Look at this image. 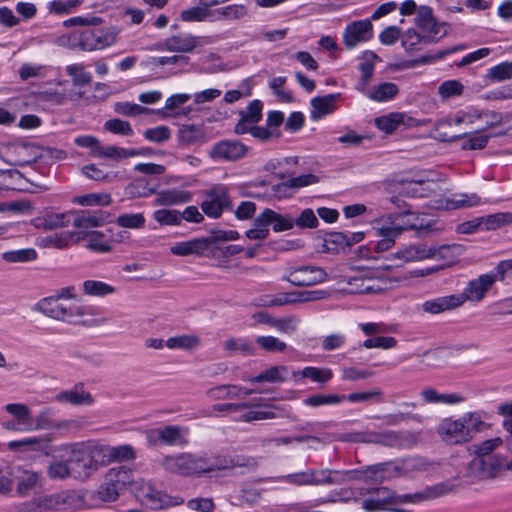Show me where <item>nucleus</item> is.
Returning <instances> with one entry per match:
<instances>
[{"mask_svg": "<svg viewBox=\"0 0 512 512\" xmlns=\"http://www.w3.org/2000/svg\"><path fill=\"white\" fill-rule=\"evenodd\" d=\"M454 485L449 482H440L426 486L423 490L410 494H397L387 487H380L375 490V496L364 499L362 508L367 512L387 510L391 512H407L397 507L398 504H418L423 501L436 499L454 491Z\"/></svg>", "mask_w": 512, "mask_h": 512, "instance_id": "obj_1", "label": "nucleus"}, {"mask_svg": "<svg viewBox=\"0 0 512 512\" xmlns=\"http://www.w3.org/2000/svg\"><path fill=\"white\" fill-rule=\"evenodd\" d=\"M59 451L62 458H67L75 480L84 481L103 467L99 443L94 441L63 444Z\"/></svg>", "mask_w": 512, "mask_h": 512, "instance_id": "obj_2", "label": "nucleus"}, {"mask_svg": "<svg viewBox=\"0 0 512 512\" xmlns=\"http://www.w3.org/2000/svg\"><path fill=\"white\" fill-rule=\"evenodd\" d=\"M485 423L476 413H465L459 419L445 418L438 428L437 433L445 443L456 445L468 442L473 434L481 430Z\"/></svg>", "mask_w": 512, "mask_h": 512, "instance_id": "obj_3", "label": "nucleus"}, {"mask_svg": "<svg viewBox=\"0 0 512 512\" xmlns=\"http://www.w3.org/2000/svg\"><path fill=\"white\" fill-rule=\"evenodd\" d=\"M132 482L131 469L125 466L113 467L105 474L104 482L97 490V496L103 502H114Z\"/></svg>", "mask_w": 512, "mask_h": 512, "instance_id": "obj_4", "label": "nucleus"}, {"mask_svg": "<svg viewBox=\"0 0 512 512\" xmlns=\"http://www.w3.org/2000/svg\"><path fill=\"white\" fill-rule=\"evenodd\" d=\"M398 217L397 214H389L384 223L382 219L373 222V229L375 235L380 237V240L375 244L374 250L377 253L389 250L394 246L396 238H398L403 231L409 229H416L415 224L399 225L395 224L394 220Z\"/></svg>", "mask_w": 512, "mask_h": 512, "instance_id": "obj_5", "label": "nucleus"}, {"mask_svg": "<svg viewBox=\"0 0 512 512\" xmlns=\"http://www.w3.org/2000/svg\"><path fill=\"white\" fill-rule=\"evenodd\" d=\"M14 149V151L18 154H22L23 152H28L32 155L31 159L27 160H8L0 155V158L5 163L12 166H24L29 165L31 163L36 162L38 159H51V160H64L67 157V152L63 149H58L54 147H42L37 146L35 144L22 143L18 146H8V150Z\"/></svg>", "mask_w": 512, "mask_h": 512, "instance_id": "obj_6", "label": "nucleus"}, {"mask_svg": "<svg viewBox=\"0 0 512 512\" xmlns=\"http://www.w3.org/2000/svg\"><path fill=\"white\" fill-rule=\"evenodd\" d=\"M342 441L379 444L390 448L403 446L405 437L398 431H371L347 433L340 437Z\"/></svg>", "mask_w": 512, "mask_h": 512, "instance_id": "obj_7", "label": "nucleus"}, {"mask_svg": "<svg viewBox=\"0 0 512 512\" xmlns=\"http://www.w3.org/2000/svg\"><path fill=\"white\" fill-rule=\"evenodd\" d=\"M415 25L424 35V44L437 43L447 35L445 22H438L429 6H421L415 18Z\"/></svg>", "mask_w": 512, "mask_h": 512, "instance_id": "obj_8", "label": "nucleus"}, {"mask_svg": "<svg viewBox=\"0 0 512 512\" xmlns=\"http://www.w3.org/2000/svg\"><path fill=\"white\" fill-rule=\"evenodd\" d=\"M162 466L167 472L183 476H200L203 474L201 456L190 453L165 456L162 460Z\"/></svg>", "mask_w": 512, "mask_h": 512, "instance_id": "obj_9", "label": "nucleus"}, {"mask_svg": "<svg viewBox=\"0 0 512 512\" xmlns=\"http://www.w3.org/2000/svg\"><path fill=\"white\" fill-rule=\"evenodd\" d=\"M327 273L324 269L315 266L291 267L287 270V275L282 277L296 287H309L325 281Z\"/></svg>", "mask_w": 512, "mask_h": 512, "instance_id": "obj_10", "label": "nucleus"}, {"mask_svg": "<svg viewBox=\"0 0 512 512\" xmlns=\"http://www.w3.org/2000/svg\"><path fill=\"white\" fill-rule=\"evenodd\" d=\"M201 209L206 216L211 218L220 217L225 209L232 210L227 188L218 185L207 191L205 199L201 203Z\"/></svg>", "mask_w": 512, "mask_h": 512, "instance_id": "obj_11", "label": "nucleus"}, {"mask_svg": "<svg viewBox=\"0 0 512 512\" xmlns=\"http://www.w3.org/2000/svg\"><path fill=\"white\" fill-rule=\"evenodd\" d=\"M38 310L44 315L69 323H76L75 316L83 315L79 308L67 307L60 303V299L55 296L42 299L37 304Z\"/></svg>", "mask_w": 512, "mask_h": 512, "instance_id": "obj_12", "label": "nucleus"}, {"mask_svg": "<svg viewBox=\"0 0 512 512\" xmlns=\"http://www.w3.org/2000/svg\"><path fill=\"white\" fill-rule=\"evenodd\" d=\"M248 147L238 140H221L208 151L213 161H238L246 156Z\"/></svg>", "mask_w": 512, "mask_h": 512, "instance_id": "obj_13", "label": "nucleus"}, {"mask_svg": "<svg viewBox=\"0 0 512 512\" xmlns=\"http://www.w3.org/2000/svg\"><path fill=\"white\" fill-rule=\"evenodd\" d=\"M373 36V26L369 19L357 20L348 24L343 32V43L351 49L361 42L370 40Z\"/></svg>", "mask_w": 512, "mask_h": 512, "instance_id": "obj_14", "label": "nucleus"}, {"mask_svg": "<svg viewBox=\"0 0 512 512\" xmlns=\"http://www.w3.org/2000/svg\"><path fill=\"white\" fill-rule=\"evenodd\" d=\"M503 463L497 457L475 456L468 465V473L476 479L495 477Z\"/></svg>", "mask_w": 512, "mask_h": 512, "instance_id": "obj_15", "label": "nucleus"}, {"mask_svg": "<svg viewBox=\"0 0 512 512\" xmlns=\"http://www.w3.org/2000/svg\"><path fill=\"white\" fill-rule=\"evenodd\" d=\"M109 213L102 210L73 211V226L79 231H92V228L103 226L109 221Z\"/></svg>", "mask_w": 512, "mask_h": 512, "instance_id": "obj_16", "label": "nucleus"}, {"mask_svg": "<svg viewBox=\"0 0 512 512\" xmlns=\"http://www.w3.org/2000/svg\"><path fill=\"white\" fill-rule=\"evenodd\" d=\"M496 278L494 275L483 274L477 279L471 280L461 294H455L461 301V305L467 300L480 301L491 288Z\"/></svg>", "mask_w": 512, "mask_h": 512, "instance_id": "obj_17", "label": "nucleus"}, {"mask_svg": "<svg viewBox=\"0 0 512 512\" xmlns=\"http://www.w3.org/2000/svg\"><path fill=\"white\" fill-rule=\"evenodd\" d=\"M177 139L182 146L203 145L210 138L204 124H183L177 132Z\"/></svg>", "mask_w": 512, "mask_h": 512, "instance_id": "obj_18", "label": "nucleus"}, {"mask_svg": "<svg viewBox=\"0 0 512 512\" xmlns=\"http://www.w3.org/2000/svg\"><path fill=\"white\" fill-rule=\"evenodd\" d=\"M99 450L103 466H107L113 462L129 461L136 458L135 450L128 444L119 446L99 444Z\"/></svg>", "mask_w": 512, "mask_h": 512, "instance_id": "obj_19", "label": "nucleus"}, {"mask_svg": "<svg viewBox=\"0 0 512 512\" xmlns=\"http://www.w3.org/2000/svg\"><path fill=\"white\" fill-rule=\"evenodd\" d=\"M200 46L199 38L192 34H177L165 39L162 46L158 49H164L170 52L190 53Z\"/></svg>", "mask_w": 512, "mask_h": 512, "instance_id": "obj_20", "label": "nucleus"}, {"mask_svg": "<svg viewBox=\"0 0 512 512\" xmlns=\"http://www.w3.org/2000/svg\"><path fill=\"white\" fill-rule=\"evenodd\" d=\"M461 301L455 294L440 296L425 300L420 309L427 314L436 315L454 310L461 306Z\"/></svg>", "mask_w": 512, "mask_h": 512, "instance_id": "obj_21", "label": "nucleus"}, {"mask_svg": "<svg viewBox=\"0 0 512 512\" xmlns=\"http://www.w3.org/2000/svg\"><path fill=\"white\" fill-rule=\"evenodd\" d=\"M59 403H69L75 406L92 405L94 398L90 392L85 391L83 383H77L72 389L61 391L55 395Z\"/></svg>", "mask_w": 512, "mask_h": 512, "instance_id": "obj_22", "label": "nucleus"}, {"mask_svg": "<svg viewBox=\"0 0 512 512\" xmlns=\"http://www.w3.org/2000/svg\"><path fill=\"white\" fill-rule=\"evenodd\" d=\"M86 240V248L96 253H107L112 247L107 235L100 231H76L75 243Z\"/></svg>", "mask_w": 512, "mask_h": 512, "instance_id": "obj_23", "label": "nucleus"}, {"mask_svg": "<svg viewBox=\"0 0 512 512\" xmlns=\"http://www.w3.org/2000/svg\"><path fill=\"white\" fill-rule=\"evenodd\" d=\"M265 406L273 408L275 411H272V410L248 411L239 417V421L250 423V422H254V421L274 419V418H288V419H291L292 421L297 420V417L292 415V413L290 412L289 409H286V408L280 407V406H276V405H265Z\"/></svg>", "mask_w": 512, "mask_h": 512, "instance_id": "obj_24", "label": "nucleus"}, {"mask_svg": "<svg viewBox=\"0 0 512 512\" xmlns=\"http://www.w3.org/2000/svg\"><path fill=\"white\" fill-rule=\"evenodd\" d=\"M340 98V93L316 96L311 99L312 106L311 119L318 120L332 113L336 109V101Z\"/></svg>", "mask_w": 512, "mask_h": 512, "instance_id": "obj_25", "label": "nucleus"}, {"mask_svg": "<svg viewBox=\"0 0 512 512\" xmlns=\"http://www.w3.org/2000/svg\"><path fill=\"white\" fill-rule=\"evenodd\" d=\"M155 206H173L187 203L191 200V193L179 189H167L156 192Z\"/></svg>", "mask_w": 512, "mask_h": 512, "instance_id": "obj_26", "label": "nucleus"}, {"mask_svg": "<svg viewBox=\"0 0 512 512\" xmlns=\"http://www.w3.org/2000/svg\"><path fill=\"white\" fill-rule=\"evenodd\" d=\"M288 368L284 365L271 366L270 368L262 371L257 376L250 377V383H283L287 380Z\"/></svg>", "mask_w": 512, "mask_h": 512, "instance_id": "obj_27", "label": "nucleus"}, {"mask_svg": "<svg viewBox=\"0 0 512 512\" xmlns=\"http://www.w3.org/2000/svg\"><path fill=\"white\" fill-rule=\"evenodd\" d=\"M170 251L173 255L177 256H201L204 254L206 249L201 238H194L188 241L176 243L170 248Z\"/></svg>", "mask_w": 512, "mask_h": 512, "instance_id": "obj_28", "label": "nucleus"}, {"mask_svg": "<svg viewBox=\"0 0 512 512\" xmlns=\"http://www.w3.org/2000/svg\"><path fill=\"white\" fill-rule=\"evenodd\" d=\"M92 30L97 50H102L113 45L121 31L120 28L116 26L98 28L94 27Z\"/></svg>", "mask_w": 512, "mask_h": 512, "instance_id": "obj_29", "label": "nucleus"}, {"mask_svg": "<svg viewBox=\"0 0 512 512\" xmlns=\"http://www.w3.org/2000/svg\"><path fill=\"white\" fill-rule=\"evenodd\" d=\"M431 463L424 457L411 456L401 460L399 464L394 465V471L399 474H408L412 472L426 471Z\"/></svg>", "mask_w": 512, "mask_h": 512, "instance_id": "obj_30", "label": "nucleus"}, {"mask_svg": "<svg viewBox=\"0 0 512 512\" xmlns=\"http://www.w3.org/2000/svg\"><path fill=\"white\" fill-rule=\"evenodd\" d=\"M71 217H73V211L64 213H46L40 218L39 227L45 230H54L69 225Z\"/></svg>", "mask_w": 512, "mask_h": 512, "instance_id": "obj_31", "label": "nucleus"}, {"mask_svg": "<svg viewBox=\"0 0 512 512\" xmlns=\"http://www.w3.org/2000/svg\"><path fill=\"white\" fill-rule=\"evenodd\" d=\"M421 398L430 404L445 403L456 404L463 401V398L456 393L444 394L439 393L433 388H425L420 392Z\"/></svg>", "mask_w": 512, "mask_h": 512, "instance_id": "obj_32", "label": "nucleus"}, {"mask_svg": "<svg viewBox=\"0 0 512 512\" xmlns=\"http://www.w3.org/2000/svg\"><path fill=\"white\" fill-rule=\"evenodd\" d=\"M66 504V499L60 494H49L34 500V511H57Z\"/></svg>", "mask_w": 512, "mask_h": 512, "instance_id": "obj_33", "label": "nucleus"}, {"mask_svg": "<svg viewBox=\"0 0 512 512\" xmlns=\"http://www.w3.org/2000/svg\"><path fill=\"white\" fill-rule=\"evenodd\" d=\"M399 92L395 83L383 82L367 92V97L373 101L384 102L394 98Z\"/></svg>", "mask_w": 512, "mask_h": 512, "instance_id": "obj_34", "label": "nucleus"}, {"mask_svg": "<svg viewBox=\"0 0 512 512\" xmlns=\"http://www.w3.org/2000/svg\"><path fill=\"white\" fill-rule=\"evenodd\" d=\"M314 469H307L287 475L271 478L272 481H282L294 486H313Z\"/></svg>", "mask_w": 512, "mask_h": 512, "instance_id": "obj_35", "label": "nucleus"}, {"mask_svg": "<svg viewBox=\"0 0 512 512\" xmlns=\"http://www.w3.org/2000/svg\"><path fill=\"white\" fill-rule=\"evenodd\" d=\"M405 115L400 112H391L388 115L380 116L375 119L376 127L386 134L393 133L400 124L404 123Z\"/></svg>", "mask_w": 512, "mask_h": 512, "instance_id": "obj_36", "label": "nucleus"}, {"mask_svg": "<svg viewBox=\"0 0 512 512\" xmlns=\"http://www.w3.org/2000/svg\"><path fill=\"white\" fill-rule=\"evenodd\" d=\"M242 387L239 385H219L206 391V395L212 400L232 399L240 397Z\"/></svg>", "mask_w": 512, "mask_h": 512, "instance_id": "obj_37", "label": "nucleus"}, {"mask_svg": "<svg viewBox=\"0 0 512 512\" xmlns=\"http://www.w3.org/2000/svg\"><path fill=\"white\" fill-rule=\"evenodd\" d=\"M483 230H497L512 223L511 212H498L482 216Z\"/></svg>", "mask_w": 512, "mask_h": 512, "instance_id": "obj_38", "label": "nucleus"}, {"mask_svg": "<svg viewBox=\"0 0 512 512\" xmlns=\"http://www.w3.org/2000/svg\"><path fill=\"white\" fill-rule=\"evenodd\" d=\"M47 475L51 480H66L70 477L73 478V473L67 458L64 460L52 461L47 466Z\"/></svg>", "mask_w": 512, "mask_h": 512, "instance_id": "obj_39", "label": "nucleus"}, {"mask_svg": "<svg viewBox=\"0 0 512 512\" xmlns=\"http://www.w3.org/2000/svg\"><path fill=\"white\" fill-rule=\"evenodd\" d=\"M37 256L34 248H23L4 252L2 259L7 263H27L36 260Z\"/></svg>", "mask_w": 512, "mask_h": 512, "instance_id": "obj_40", "label": "nucleus"}, {"mask_svg": "<svg viewBox=\"0 0 512 512\" xmlns=\"http://www.w3.org/2000/svg\"><path fill=\"white\" fill-rule=\"evenodd\" d=\"M127 194L133 198L148 197L156 193V189L150 186V181L145 177L133 180L126 188Z\"/></svg>", "mask_w": 512, "mask_h": 512, "instance_id": "obj_41", "label": "nucleus"}, {"mask_svg": "<svg viewBox=\"0 0 512 512\" xmlns=\"http://www.w3.org/2000/svg\"><path fill=\"white\" fill-rule=\"evenodd\" d=\"M434 249L425 243L412 244L405 247V256L408 262L421 261L433 258Z\"/></svg>", "mask_w": 512, "mask_h": 512, "instance_id": "obj_42", "label": "nucleus"}, {"mask_svg": "<svg viewBox=\"0 0 512 512\" xmlns=\"http://www.w3.org/2000/svg\"><path fill=\"white\" fill-rule=\"evenodd\" d=\"M72 201L81 206H108L112 199L108 193H89L76 196Z\"/></svg>", "mask_w": 512, "mask_h": 512, "instance_id": "obj_43", "label": "nucleus"}, {"mask_svg": "<svg viewBox=\"0 0 512 512\" xmlns=\"http://www.w3.org/2000/svg\"><path fill=\"white\" fill-rule=\"evenodd\" d=\"M301 377L309 378L313 382L324 385L332 379L333 372L330 368L308 366L301 370Z\"/></svg>", "mask_w": 512, "mask_h": 512, "instance_id": "obj_44", "label": "nucleus"}, {"mask_svg": "<svg viewBox=\"0 0 512 512\" xmlns=\"http://www.w3.org/2000/svg\"><path fill=\"white\" fill-rule=\"evenodd\" d=\"M390 463L383 462L363 467L364 482H383L385 473L389 470Z\"/></svg>", "mask_w": 512, "mask_h": 512, "instance_id": "obj_45", "label": "nucleus"}, {"mask_svg": "<svg viewBox=\"0 0 512 512\" xmlns=\"http://www.w3.org/2000/svg\"><path fill=\"white\" fill-rule=\"evenodd\" d=\"M66 73L71 77L74 86H85L91 83L92 76L85 71L82 64H71L66 67Z\"/></svg>", "mask_w": 512, "mask_h": 512, "instance_id": "obj_46", "label": "nucleus"}, {"mask_svg": "<svg viewBox=\"0 0 512 512\" xmlns=\"http://www.w3.org/2000/svg\"><path fill=\"white\" fill-rule=\"evenodd\" d=\"M76 231L56 233L54 235L46 236L42 239L44 246L51 245L58 249H63L69 246L70 243H75Z\"/></svg>", "mask_w": 512, "mask_h": 512, "instance_id": "obj_47", "label": "nucleus"}, {"mask_svg": "<svg viewBox=\"0 0 512 512\" xmlns=\"http://www.w3.org/2000/svg\"><path fill=\"white\" fill-rule=\"evenodd\" d=\"M203 474L229 469V457L222 455L201 456Z\"/></svg>", "mask_w": 512, "mask_h": 512, "instance_id": "obj_48", "label": "nucleus"}, {"mask_svg": "<svg viewBox=\"0 0 512 512\" xmlns=\"http://www.w3.org/2000/svg\"><path fill=\"white\" fill-rule=\"evenodd\" d=\"M223 347L230 353L240 352L245 356L254 354V347L251 342L241 338H229L224 341Z\"/></svg>", "mask_w": 512, "mask_h": 512, "instance_id": "obj_49", "label": "nucleus"}, {"mask_svg": "<svg viewBox=\"0 0 512 512\" xmlns=\"http://www.w3.org/2000/svg\"><path fill=\"white\" fill-rule=\"evenodd\" d=\"M213 14L215 19L236 20L247 14V8L241 4H233L216 9Z\"/></svg>", "mask_w": 512, "mask_h": 512, "instance_id": "obj_50", "label": "nucleus"}, {"mask_svg": "<svg viewBox=\"0 0 512 512\" xmlns=\"http://www.w3.org/2000/svg\"><path fill=\"white\" fill-rule=\"evenodd\" d=\"M157 438L164 444L173 446L180 443L182 439L181 428L178 426L167 425L164 428L157 429Z\"/></svg>", "mask_w": 512, "mask_h": 512, "instance_id": "obj_51", "label": "nucleus"}, {"mask_svg": "<svg viewBox=\"0 0 512 512\" xmlns=\"http://www.w3.org/2000/svg\"><path fill=\"white\" fill-rule=\"evenodd\" d=\"M345 400V395H324V394H315L309 396L303 400V403L307 406L318 407L322 405H334L339 404Z\"/></svg>", "mask_w": 512, "mask_h": 512, "instance_id": "obj_52", "label": "nucleus"}, {"mask_svg": "<svg viewBox=\"0 0 512 512\" xmlns=\"http://www.w3.org/2000/svg\"><path fill=\"white\" fill-rule=\"evenodd\" d=\"M293 303H295V300H293V294L283 293L279 297L263 295L256 300L254 305L257 307H275Z\"/></svg>", "mask_w": 512, "mask_h": 512, "instance_id": "obj_53", "label": "nucleus"}, {"mask_svg": "<svg viewBox=\"0 0 512 512\" xmlns=\"http://www.w3.org/2000/svg\"><path fill=\"white\" fill-rule=\"evenodd\" d=\"M85 294L91 296H106L114 293L115 288L102 281L86 280L83 283Z\"/></svg>", "mask_w": 512, "mask_h": 512, "instance_id": "obj_54", "label": "nucleus"}, {"mask_svg": "<svg viewBox=\"0 0 512 512\" xmlns=\"http://www.w3.org/2000/svg\"><path fill=\"white\" fill-rule=\"evenodd\" d=\"M256 344L266 352H283L287 348V344L274 336H258L255 340Z\"/></svg>", "mask_w": 512, "mask_h": 512, "instance_id": "obj_55", "label": "nucleus"}, {"mask_svg": "<svg viewBox=\"0 0 512 512\" xmlns=\"http://www.w3.org/2000/svg\"><path fill=\"white\" fill-rule=\"evenodd\" d=\"M209 8V6L202 4V6H194L183 10L180 15L181 20L184 22L204 21L211 14V10Z\"/></svg>", "mask_w": 512, "mask_h": 512, "instance_id": "obj_56", "label": "nucleus"}, {"mask_svg": "<svg viewBox=\"0 0 512 512\" xmlns=\"http://www.w3.org/2000/svg\"><path fill=\"white\" fill-rule=\"evenodd\" d=\"M199 344V339L191 335H178L170 337L165 341L169 349H190Z\"/></svg>", "mask_w": 512, "mask_h": 512, "instance_id": "obj_57", "label": "nucleus"}, {"mask_svg": "<svg viewBox=\"0 0 512 512\" xmlns=\"http://www.w3.org/2000/svg\"><path fill=\"white\" fill-rule=\"evenodd\" d=\"M479 203L480 197L477 194H459L447 200V208L459 209L463 207H473Z\"/></svg>", "mask_w": 512, "mask_h": 512, "instance_id": "obj_58", "label": "nucleus"}, {"mask_svg": "<svg viewBox=\"0 0 512 512\" xmlns=\"http://www.w3.org/2000/svg\"><path fill=\"white\" fill-rule=\"evenodd\" d=\"M452 126V121L450 120H442L439 121L435 126L436 138L442 142H454L456 140L465 138L467 133L463 134H453L448 131V129Z\"/></svg>", "mask_w": 512, "mask_h": 512, "instance_id": "obj_59", "label": "nucleus"}, {"mask_svg": "<svg viewBox=\"0 0 512 512\" xmlns=\"http://www.w3.org/2000/svg\"><path fill=\"white\" fill-rule=\"evenodd\" d=\"M118 226L130 229H139L145 225V217L142 213H125L117 217Z\"/></svg>", "mask_w": 512, "mask_h": 512, "instance_id": "obj_60", "label": "nucleus"}, {"mask_svg": "<svg viewBox=\"0 0 512 512\" xmlns=\"http://www.w3.org/2000/svg\"><path fill=\"white\" fill-rule=\"evenodd\" d=\"M487 77L492 81H505L512 79V61L501 62L489 69Z\"/></svg>", "mask_w": 512, "mask_h": 512, "instance_id": "obj_61", "label": "nucleus"}, {"mask_svg": "<svg viewBox=\"0 0 512 512\" xmlns=\"http://www.w3.org/2000/svg\"><path fill=\"white\" fill-rule=\"evenodd\" d=\"M153 218L160 225H180V212L174 209H159L154 211Z\"/></svg>", "mask_w": 512, "mask_h": 512, "instance_id": "obj_62", "label": "nucleus"}, {"mask_svg": "<svg viewBox=\"0 0 512 512\" xmlns=\"http://www.w3.org/2000/svg\"><path fill=\"white\" fill-rule=\"evenodd\" d=\"M325 243L329 251L338 252L349 248L348 234L343 232H331L325 238Z\"/></svg>", "mask_w": 512, "mask_h": 512, "instance_id": "obj_63", "label": "nucleus"}, {"mask_svg": "<svg viewBox=\"0 0 512 512\" xmlns=\"http://www.w3.org/2000/svg\"><path fill=\"white\" fill-rule=\"evenodd\" d=\"M87 423L85 417H79L76 419H67V420H59L55 421L54 429L63 433L69 434L74 433L83 428V426Z\"/></svg>", "mask_w": 512, "mask_h": 512, "instance_id": "obj_64", "label": "nucleus"}]
</instances>
